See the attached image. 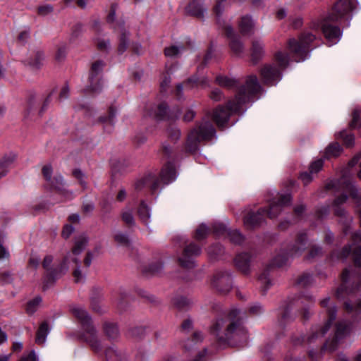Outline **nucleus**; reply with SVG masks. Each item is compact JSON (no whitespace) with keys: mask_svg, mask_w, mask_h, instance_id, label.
<instances>
[{"mask_svg":"<svg viewBox=\"0 0 361 361\" xmlns=\"http://www.w3.org/2000/svg\"><path fill=\"white\" fill-rule=\"evenodd\" d=\"M262 91L257 76H248L245 84L240 87L235 99L228 101L226 106H219L214 111L212 117L217 126L223 129L233 113H240L243 104L250 102Z\"/></svg>","mask_w":361,"mask_h":361,"instance_id":"1","label":"nucleus"},{"mask_svg":"<svg viewBox=\"0 0 361 361\" xmlns=\"http://www.w3.org/2000/svg\"><path fill=\"white\" fill-rule=\"evenodd\" d=\"M353 9L351 0H339L335 4L331 13L323 20L322 23V32L329 45L336 43L341 35V29L338 26L331 25L329 22L338 21Z\"/></svg>","mask_w":361,"mask_h":361,"instance_id":"2","label":"nucleus"},{"mask_svg":"<svg viewBox=\"0 0 361 361\" xmlns=\"http://www.w3.org/2000/svg\"><path fill=\"white\" fill-rule=\"evenodd\" d=\"M216 130L213 124L209 121H202L196 128H193L188 136L186 149L195 152L202 141L210 140L215 137Z\"/></svg>","mask_w":361,"mask_h":361,"instance_id":"3","label":"nucleus"},{"mask_svg":"<svg viewBox=\"0 0 361 361\" xmlns=\"http://www.w3.org/2000/svg\"><path fill=\"white\" fill-rule=\"evenodd\" d=\"M316 39L310 32H304L298 39L291 38L288 42V48L296 62L304 61L309 52L310 44Z\"/></svg>","mask_w":361,"mask_h":361,"instance_id":"4","label":"nucleus"},{"mask_svg":"<svg viewBox=\"0 0 361 361\" xmlns=\"http://www.w3.org/2000/svg\"><path fill=\"white\" fill-rule=\"evenodd\" d=\"M325 188L328 190H334L338 192H349L350 197L355 200L361 227V195H358V190L351 180L345 175H343L340 179L330 180L326 184Z\"/></svg>","mask_w":361,"mask_h":361,"instance_id":"5","label":"nucleus"},{"mask_svg":"<svg viewBox=\"0 0 361 361\" xmlns=\"http://www.w3.org/2000/svg\"><path fill=\"white\" fill-rule=\"evenodd\" d=\"M69 310L72 314L80 322L85 332L90 336H97V331L93 325L91 317L84 307L77 305H71Z\"/></svg>","mask_w":361,"mask_h":361,"instance_id":"6","label":"nucleus"},{"mask_svg":"<svg viewBox=\"0 0 361 361\" xmlns=\"http://www.w3.org/2000/svg\"><path fill=\"white\" fill-rule=\"evenodd\" d=\"M105 63L98 60L92 64L89 74V85L84 89L85 92L99 93L102 90V73Z\"/></svg>","mask_w":361,"mask_h":361,"instance_id":"7","label":"nucleus"},{"mask_svg":"<svg viewBox=\"0 0 361 361\" xmlns=\"http://www.w3.org/2000/svg\"><path fill=\"white\" fill-rule=\"evenodd\" d=\"M288 260V257L278 255L274 259L272 264L266 267L263 271L260 274L258 278V281L260 283V288L263 292V294H265L267 290L272 286V281L270 278V273L273 271L274 267H282L286 264Z\"/></svg>","mask_w":361,"mask_h":361,"instance_id":"8","label":"nucleus"},{"mask_svg":"<svg viewBox=\"0 0 361 361\" xmlns=\"http://www.w3.org/2000/svg\"><path fill=\"white\" fill-rule=\"evenodd\" d=\"M240 310L234 309L230 311L228 317L232 319L224 330V336L229 337H246L248 334L247 329L243 326L242 322L238 318Z\"/></svg>","mask_w":361,"mask_h":361,"instance_id":"9","label":"nucleus"},{"mask_svg":"<svg viewBox=\"0 0 361 361\" xmlns=\"http://www.w3.org/2000/svg\"><path fill=\"white\" fill-rule=\"evenodd\" d=\"M348 195L341 194L336 197L332 203L334 215L340 218V221L343 224V231L347 233L348 229L352 222V217L348 215L343 205L347 202Z\"/></svg>","mask_w":361,"mask_h":361,"instance_id":"10","label":"nucleus"},{"mask_svg":"<svg viewBox=\"0 0 361 361\" xmlns=\"http://www.w3.org/2000/svg\"><path fill=\"white\" fill-rule=\"evenodd\" d=\"M260 76L264 85H276L282 78V71L274 64H265L260 70Z\"/></svg>","mask_w":361,"mask_h":361,"instance_id":"11","label":"nucleus"},{"mask_svg":"<svg viewBox=\"0 0 361 361\" xmlns=\"http://www.w3.org/2000/svg\"><path fill=\"white\" fill-rule=\"evenodd\" d=\"M350 270L345 269L341 274V285L337 288L336 296L338 299H343L345 296L355 293L361 287V279L358 283L349 285Z\"/></svg>","mask_w":361,"mask_h":361,"instance_id":"12","label":"nucleus"},{"mask_svg":"<svg viewBox=\"0 0 361 361\" xmlns=\"http://www.w3.org/2000/svg\"><path fill=\"white\" fill-rule=\"evenodd\" d=\"M201 253V247L195 243H191L187 245L183 252L178 261L181 267L186 269H191L195 267L194 257L199 256Z\"/></svg>","mask_w":361,"mask_h":361,"instance_id":"13","label":"nucleus"},{"mask_svg":"<svg viewBox=\"0 0 361 361\" xmlns=\"http://www.w3.org/2000/svg\"><path fill=\"white\" fill-rule=\"evenodd\" d=\"M291 200L290 194L280 195L270 202L269 210H266V215L270 219L276 218L281 212L283 207L290 204Z\"/></svg>","mask_w":361,"mask_h":361,"instance_id":"14","label":"nucleus"},{"mask_svg":"<svg viewBox=\"0 0 361 361\" xmlns=\"http://www.w3.org/2000/svg\"><path fill=\"white\" fill-rule=\"evenodd\" d=\"M213 286L221 293H227L232 287V279L227 272L219 271L214 276L212 280Z\"/></svg>","mask_w":361,"mask_h":361,"instance_id":"15","label":"nucleus"},{"mask_svg":"<svg viewBox=\"0 0 361 361\" xmlns=\"http://www.w3.org/2000/svg\"><path fill=\"white\" fill-rule=\"evenodd\" d=\"M225 35L230 39L229 47L232 52L236 56L243 54L245 47L240 37L237 36L231 25H226L224 27Z\"/></svg>","mask_w":361,"mask_h":361,"instance_id":"16","label":"nucleus"},{"mask_svg":"<svg viewBox=\"0 0 361 361\" xmlns=\"http://www.w3.org/2000/svg\"><path fill=\"white\" fill-rule=\"evenodd\" d=\"M266 209L260 208L256 212L249 211L243 217V223L247 229L260 226L264 221Z\"/></svg>","mask_w":361,"mask_h":361,"instance_id":"17","label":"nucleus"},{"mask_svg":"<svg viewBox=\"0 0 361 361\" xmlns=\"http://www.w3.org/2000/svg\"><path fill=\"white\" fill-rule=\"evenodd\" d=\"M67 257H65L62 263L56 268L48 269L44 278V286L48 287L53 284L56 280L61 277L68 270Z\"/></svg>","mask_w":361,"mask_h":361,"instance_id":"18","label":"nucleus"},{"mask_svg":"<svg viewBox=\"0 0 361 361\" xmlns=\"http://www.w3.org/2000/svg\"><path fill=\"white\" fill-rule=\"evenodd\" d=\"M116 108L111 105L107 111V115H103L98 118L97 122L103 126L104 130L107 133L112 132L116 116Z\"/></svg>","mask_w":361,"mask_h":361,"instance_id":"19","label":"nucleus"},{"mask_svg":"<svg viewBox=\"0 0 361 361\" xmlns=\"http://www.w3.org/2000/svg\"><path fill=\"white\" fill-rule=\"evenodd\" d=\"M44 59V51L37 48L33 49L30 56L25 60V63L33 70H39L42 66Z\"/></svg>","mask_w":361,"mask_h":361,"instance_id":"20","label":"nucleus"},{"mask_svg":"<svg viewBox=\"0 0 361 361\" xmlns=\"http://www.w3.org/2000/svg\"><path fill=\"white\" fill-rule=\"evenodd\" d=\"M307 238L305 233H298L295 243L289 249L288 255L293 257L300 256L307 247Z\"/></svg>","mask_w":361,"mask_h":361,"instance_id":"21","label":"nucleus"},{"mask_svg":"<svg viewBox=\"0 0 361 361\" xmlns=\"http://www.w3.org/2000/svg\"><path fill=\"white\" fill-rule=\"evenodd\" d=\"M342 340H326V343L322 346V350L317 352L314 350L309 351V357L312 361H317L322 357V351H328L332 353L336 350L341 345Z\"/></svg>","mask_w":361,"mask_h":361,"instance_id":"22","label":"nucleus"},{"mask_svg":"<svg viewBox=\"0 0 361 361\" xmlns=\"http://www.w3.org/2000/svg\"><path fill=\"white\" fill-rule=\"evenodd\" d=\"M48 183L55 190L65 197L72 198L73 192L64 188L65 181L63 177L60 174L57 173L54 177L51 178V180L49 181Z\"/></svg>","mask_w":361,"mask_h":361,"instance_id":"23","label":"nucleus"},{"mask_svg":"<svg viewBox=\"0 0 361 361\" xmlns=\"http://www.w3.org/2000/svg\"><path fill=\"white\" fill-rule=\"evenodd\" d=\"M161 180L166 185L176 178V171L173 163L169 161L162 168L160 173Z\"/></svg>","mask_w":361,"mask_h":361,"instance_id":"24","label":"nucleus"},{"mask_svg":"<svg viewBox=\"0 0 361 361\" xmlns=\"http://www.w3.org/2000/svg\"><path fill=\"white\" fill-rule=\"evenodd\" d=\"M326 312L329 317L328 320L326 322L324 325L320 328L319 332H317L316 335H314L313 338L324 336L329 330L333 322L336 319L337 309L335 305L329 307L326 310Z\"/></svg>","mask_w":361,"mask_h":361,"instance_id":"25","label":"nucleus"},{"mask_svg":"<svg viewBox=\"0 0 361 361\" xmlns=\"http://www.w3.org/2000/svg\"><path fill=\"white\" fill-rule=\"evenodd\" d=\"M353 245V255L354 264L356 267H361V233L357 232L352 235Z\"/></svg>","mask_w":361,"mask_h":361,"instance_id":"26","label":"nucleus"},{"mask_svg":"<svg viewBox=\"0 0 361 361\" xmlns=\"http://www.w3.org/2000/svg\"><path fill=\"white\" fill-rule=\"evenodd\" d=\"M251 256L248 253H240L235 258L236 267L244 274L250 272Z\"/></svg>","mask_w":361,"mask_h":361,"instance_id":"27","label":"nucleus"},{"mask_svg":"<svg viewBox=\"0 0 361 361\" xmlns=\"http://www.w3.org/2000/svg\"><path fill=\"white\" fill-rule=\"evenodd\" d=\"M264 44L258 39H253L251 47V59L254 63H258L264 56Z\"/></svg>","mask_w":361,"mask_h":361,"instance_id":"28","label":"nucleus"},{"mask_svg":"<svg viewBox=\"0 0 361 361\" xmlns=\"http://www.w3.org/2000/svg\"><path fill=\"white\" fill-rule=\"evenodd\" d=\"M238 26L240 32L243 35H252L254 32L255 23L249 16H243Z\"/></svg>","mask_w":361,"mask_h":361,"instance_id":"29","label":"nucleus"},{"mask_svg":"<svg viewBox=\"0 0 361 361\" xmlns=\"http://www.w3.org/2000/svg\"><path fill=\"white\" fill-rule=\"evenodd\" d=\"M145 185H149L152 192H154L159 188V180L157 178H155L153 176L149 175L135 183V189L141 190Z\"/></svg>","mask_w":361,"mask_h":361,"instance_id":"30","label":"nucleus"},{"mask_svg":"<svg viewBox=\"0 0 361 361\" xmlns=\"http://www.w3.org/2000/svg\"><path fill=\"white\" fill-rule=\"evenodd\" d=\"M188 14L195 16L198 18L204 17V13L206 11L204 9L198 0L192 1L185 8Z\"/></svg>","mask_w":361,"mask_h":361,"instance_id":"31","label":"nucleus"},{"mask_svg":"<svg viewBox=\"0 0 361 361\" xmlns=\"http://www.w3.org/2000/svg\"><path fill=\"white\" fill-rule=\"evenodd\" d=\"M39 105V101L35 97V96H30L27 102L24 114V118H32L35 116Z\"/></svg>","mask_w":361,"mask_h":361,"instance_id":"32","label":"nucleus"},{"mask_svg":"<svg viewBox=\"0 0 361 361\" xmlns=\"http://www.w3.org/2000/svg\"><path fill=\"white\" fill-rule=\"evenodd\" d=\"M247 340H216V345L219 349L228 347L242 348L247 345Z\"/></svg>","mask_w":361,"mask_h":361,"instance_id":"33","label":"nucleus"},{"mask_svg":"<svg viewBox=\"0 0 361 361\" xmlns=\"http://www.w3.org/2000/svg\"><path fill=\"white\" fill-rule=\"evenodd\" d=\"M353 329V324L350 322L341 321L336 324V336L334 338H341L350 335Z\"/></svg>","mask_w":361,"mask_h":361,"instance_id":"34","label":"nucleus"},{"mask_svg":"<svg viewBox=\"0 0 361 361\" xmlns=\"http://www.w3.org/2000/svg\"><path fill=\"white\" fill-rule=\"evenodd\" d=\"M198 83V79L195 76H192L185 81L183 84L180 83L176 86V94L178 98H180L183 94V87L185 89H192L193 87L197 86Z\"/></svg>","mask_w":361,"mask_h":361,"instance_id":"35","label":"nucleus"},{"mask_svg":"<svg viewBox=\"0 0 361 361\" xmlns=\"http://www.w3.org/2000/svg\"><path fill=\"white\" fill-rule=\"evenodd\" d=\"M129 32L126 31L125 29L123 28L121 30L118 46V53L119 54H122L128 49L129 44Z\"/></svg>","mask_w":361,"mask_h":361,"instance_id":"36","label":"nucleus"},{"mask_svg":"<svg viewBox=\"0 0 361 361\" xmlns=\"http://www.w3.org/2000/svg\"><path fill=\"white\" fill-rule=\"evenodd\" d=\"M106 361H127L126 357L118 353L114 347H106L104 349Z\"/></svg>","mask_w":361,"mask_h":361,"instance_id":"37","label":"nucleus"},{"mask_svg":"<svg viewBox=\"0 0 361 361\" xmlns=\"http://www.w3.org/2000/svg\"><path fill=\"white\" fill-rule=\"evenodd\" d=\"M102 327L104 335L109 338H114L119 336L118 329L116 324L106 322L103 324Z\"/></svg>","mask_w":361,"mask_h":361,"instance_id":"38","label":"nucleus"},{"mask_svg":"<svg viewBox=\"0 0 361 361\" xmlns=\"http://www.w3.org/2000/svg\"><path fill=\"white\" fill-rule=\"evenodd\" d=\"M88 243V238L85 235L79 236L75 242L74 247L72 249L73 254L78 255L80 254L86 247Z\"/></svg>","mask_w":361,"mask_h":361,"instance_id":"39","label":"nucleus"},{"mask_svg":"<svg viewBox=\"0 0 361 361\" xmlns=\"http://www.w3.org/2000/svg\"><path fill=\"white\" fill-rule=\"evenodd\" d=\"M344 309L348 313L355 312V321L360 322L361 320V300L357 303L356 306L353 305L349 301L345 302Z\"/></svg>","mask_w":361,"mask_h":361,"instance_id":"40","label":"nucleus"},{"mask_svg":"<svg viewBox=\"0 0 361 361\" xmlns=\"http://www.w3.org/2000/svg\"><path fill=\"white\" fill-rule=\"evenodd\" d=\"M101 208V219L104 221L109 217V214L112 211L111 203L107 199H103L100 203Z\"/></svg>","mask_w":361,"mask_h":361,"instance_id":"41","label":"nucleus"},{"mask_svg":"<svg viewBox=\"0 0 361 361\" xmlns=\"http://www.w3.org/2000/svg\"><path fill=\"white\" fill-rule=\"evenodd\" d=\"M312 283V275L310 273H302L298 275L295 283L300 287H306Z\"/></svg>","mask_w":361,"mask_h":361,"instance_id":"42","label":"nucleus"},{"mask_svg":"<svg viewBox=\"0 0 361 361\" xmlns=\"http://www.w3.org/2000/svg\"><path fill=\"white\" fill-rule=\"evenodd\" d=\"M137 213L142 222L147 226L150 217V214L148 207L145 204L144 202H142L139 206Z\"/></svg>","mask_w":361,"mask_h":361,"instance_id":"43","label":"nucleus"},{"mask_svg":"<svg viewBox=\"0 0 361 361\" xmlns=\"http://www.w3.org/2000/svg\"><path fill=\"white\" fill-rule=\"evenodd\" d=\"M173 305L179 310H185L190 307L192 302L183 296H177L173 299Z\"/></svg>","mask_w":361,"mask_h":361,"instance_id":"44","label":"nucleus"},{"mask_svg":"<svg viewBox=\"0 0 361 361\" xmlns=\"http://www.w3.org/2000/svg\"><path fill=\"white\" fill-rule=\"evenodd\" d=\"M275 59L278 63L277 68L281 71L284 70L288 66L289 57L286 54L278 51L275 54Z\"/></svg>","mask_w":361,"mask_h":361,"instance_id":"45","label":"nucleus"},{"mask_svg":"<svg viewBox=\"0 0 361 361\" xmlns=\"http://www.w3.org/2000/svg\"><path fill=\"white\" fill-rule=\"evenodd\" d=\"M216 81L220 86L227 88H231L237 85V81L235 79L227 76L219 75L216 78Z\"/></svg>","mask_w":361,"mask_h":361,"instance_id":"46","label":"nucleus"},{"mask_svg":"<svg viewBox=\"0 0 361 361\" xmlns=\"http://www.w3.org/2000/svg\"><path fill=\"white\" fill-rule=\"evenodd\" d=\"M207 252L210 257L216 259L224 254V249L221 245L214 244L208 247Z\"/></svg>","mask_w":361,"mask_h":361,"instance_id":"47","label":"nucleus"},{"mask_svg":"<svg viewBox=\"0 0 361 361\" xmlns=\"http://www.w3.org/2000/svg\"><path fill=\"white\" fill-rule=\"evenodd\" d=\"M341 147L338 143L331 144L326 149V157L327 158L336 157L341 154Z\"/></svg>","mask_w":361,"mask_h":361,"instance_id":"48","label":"nucleus"},{"mask_svg":"<svg viewBox=\"0 0 361 361\" xmlns=\"http://www.w3.org/2000/svg\"><path fill=\"white\" fill-rule=\"evenodd\" d=\"M42 302V298L40 296H37L32 300H30L26 307V312L29 314H34L38 309L40 303Z\"/></svg>","mask_w":361,"mask_h":361,"instance_id":"49","label":"nucleus"},{"mask_svg":"<svg viewBox=\"0 0 361 361\" xmlns=\"http://www.w3.org/2000/svg\"><path fill=\"white\" fill-rule=\"evenodd\" d=\"M16 159V155L14 154H5L1 159H0V169H2V171H7L6 168L10 166L15 161Z\"/></svg>","mask_w":361,"mask_h":361,"instance_id":"50","label":"nucleus"},{"mask_svg":"<svg viewBox=\"0 0 361 361\" xmlns=\"http://www.w3.org/2000/svg\"><path fill=\"white\" fill-rule=\"evenodd\" d=\"M322 255V249L321 247L312 245L308 254L305 257L306 260L312 261Z\"/></svg>","mask_w":361,"mask_h":361,"instance_id":"51","label":"nucleus"},{"mask_svg":"<svg viewBox=\"0 0 361 361\" xmlns=\"http://www.w3.org/2000/svg\"><path fill=\"white\" fill-rule=\"evenodd\" d=\"M293 319L290 315V310L289 307H286L283 308L278 318V322L281 326L284 325L286 323L292 321Z\"/></svg>","mask_w":361,"mask_h":361,"instance_id":"52","label":"nucleus"},{"mask_svg":"<svg viewBox=\"0 0 361 361\" xmlns=\"http://www.w3.org/2000/svg\"><path fill=\"white\" fill-rule=\"evenodd\" d=\"M228 235L230 241L236 245H240L245 239L244 236L238 230L229 231Z\"/></svg>","mask_w":361,"mask_h":361,"instance_id":"53","label":"nucleus"},{"mask_svg":"<svg viewBox=\"0 0 361 361\" xmlns=\"http://www.w3.org/2000/svg\"><path fill=\"white\" fill-rule=\"evenodd\" d=\"M209 233V228L208 227L202 224L200 225L195 230L194 238L197 240H201L207 238V235Z\"/></svg>","mask_w":361,"mask_h":361,"instance_id":"54","label":"nucleus"},{"mask_svg":"<svg viewBox=\"0 0 361 361\" xmlns=\"http://www.w3.org/2000/svg\"><path fill=\"white\" fill-rule=\"evenodd\" d=\"M168 106L165 103H161L157 107L155 111V116L158 119L162 120L167 118Z\"/></svg>","mask_w":361,"mask_h":361,"instance_id":"55","label":"nucleus"},{"mask_svg":"<svg viewBox=\"0 0 361 361\" xmlns=\"http://www.w3.org/2000/svg\"><path fill=\"white\" fill-rule=\"evenodd\" d=\"M114 238L117 243L121 245L128 247L130 245V241L128 238V236L125 233L118 232L114 235Z\"/></svg>","mask_w":361,"mask_h":361,"instance_id":"56","label":"nucleus"},{"mask_svg":"<svg viewBox=\"0 0 361 361\" xmlns=\"http://www.w3.org/2000/svg\"><path fill=\"white\" fill-rule=\"evenodd\" d=\"M149 329L143 326H135V329H132L129 332V336L135 337H145L148 336Z\"/></svg>","mask_w":361,"mask_h":361,"instance_id":"57","label":"nucleus"},{"mask_svg":"<svg viewBox=\"0 0 361 361\" xmlns=\"http://www.w3.org/2000/svg\"><path fill=\"white\" fill-rule=\"evenodd\" d=\"M72 175L78 180L80 185L82 187L83 189L87 188V182L85 180V176L80 169H74L72 172Z\"/></svg>","mask_w":361,"mask_h":361,"instance_id":"58","label":"nucleus"},{"mask_svg":"<svg viewBox=\"0 0 361 361\" xmlns=\"http://www.w3.org/2000/svg\"><path fill=\"white\" fill-rule=\"evenodd\" d=\"M167 133L169 137L173 141L178 140L180 137V130L174 125H171L167 128Z\"/></svg>","mask_w":361,"mask_h":361,"instance_id":"59","label":"nucleus"},{"mask_svg":"<svg viewBox=\"0 0 361 361\" xmlns=\"http://www.w3.org/2000/svg\"><path fill=\"white\" fill-rule=\"evenodd\" d=\"M13 281V274L10 271L0 272V283L1 284H10Z\"/></svg>","mask_w":361,"mask_h":361,"instance_id":"60","label":"nucleus"},{"mask_svg":"<svg viewBox=\"0 0 361 361\" xmlns=\"http://www.w3.org/2000/svg\"><path fill=\"white\" fill-rule=\"evenodd\" d=\"M224 326V321L223 319H217L210 327V331L214 336H219V332Z\"/></svg>","mask_w":361,"mask_h":361,"instance_id":"61","label":"nucleus"},{"mask_svg":"<svg viewBox=\"0 0 361 361\" xmlns=\"http://www.w3.org/2000/svg\"><path fill=\"white\" fill-rule=\"evenodd\" d=\"M213 233L216 236H221L227 233V228L222 223H215L212 226Z\"/></svg>","mask_w":361,"mask_h":361,"instance_id":"62","label":"nucleus"},{"mask_svg":"<svg viewBox=\"0 0 361 361\" xmlns=\"http://www.w3.org/2000/svg\"><path fill=\"white\" fill-rule=\"evenodd\" d=\"M49 331L47 322H44L39 326L37 332V338H46Z\"/></svg>","mask_w":361,"mask_h":361,"instance_id":"63","label":"nucleus"},{"mask_svg":"<svg viewBox=\"0 0 361 361\" xmlns=\"http://www.w3.org/2000/svg\"><path fill=\"white\" fill-rule=\"evenodd\" d=\"M248 312L253 316L259 315L264 312L263 306L258 302L254 303L249 307Z\"/></svg>","mask_w":361,"mask_h":361,"instance_id":"64","label":"nucleus"}]
</instances>
